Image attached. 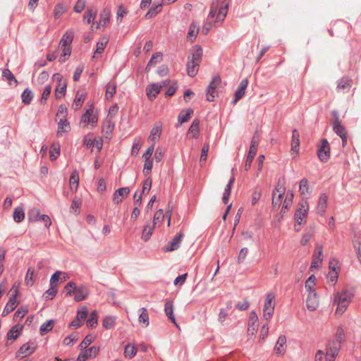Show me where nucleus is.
<instances>
[{
  "mask_svg": "<svg viewBox=\"0 0 361 361\" xmlns=\"http://www.w3.org/2000/svg\"><path fill=\"white\" fill-rule=\"evenodd\" d=\"M155 228V225L153 223H148L143 228L142 233V239L144 241H147L149 240L151 235L153 233L154 229Z\"/></svg>",
  "mask_w": 361,
  "mask_h": 361,
  "instance_id": "30",
  "label": "nucleus"
},
{
  "mask_svg": "<svg viewBox=\"0 0 361 361\" xmlns=\"http://www.w3.org/2000/svg\"><path fill=\"white\" fill-rule=\"evenodd\" d=\"M60 154V146L59 145H52L49 151L50 159L55 160Z\"/></svg>",
  "mask_w": 361,
  "mask_h": 361,
  "instance_id": "55",
  "label": "nucleus"
},
{
  "mask_svg": "<svg viewBox=\"0 0 361 361\" xmlns=\"http://www.w3.org/2000/svg\"><path fill=\"white\" fill-rule=\"evenodd\" d=\"M275 307V295H267L264 304V318L266 320H269L274 314Z\"/></svg>",
  "mask_w": 361,
  "mask_h": 361,
  "instance_id": "8",
  "label": "nucleus"
},
{
  "mask_svg": "<svg viewBox=\"0 0 361 361\" xmlns=\"http://www.w3.org/2000/svg\"><path fill=\"white\" fill-rule=\"evenodd\" d=\"M28 219L30 221H42L44 222L45 226L49 228L51 225V221L49 216L40 214L39 210L33 208L28 213Z\"/></svg>",
  "mask_w": 361,
  "mask_h": 361,
  "instance_id": "9",
  "label": "nucleus"
},
{
  "mask_svg": "<svg viewBox=\"0 0 361 361\" xmlns=\"http://www.w3.org/2000/svg\"><path fill=\"white\" fill-rule=\"evenodd\" d=\"M162 124L159 122L156 123L152 129L151 130L149 140L151 141H155L158 140L161 133Z\"/></svg>",
  "mask_w": 361,
  "mask_h": 361,
  "instance_id": "27",
  "label": "nucleus"
},
{
  "mask_svg": "<svg viewBox=\"0 0 361 361\" xmlns=\"http://www.w3.org/2000/svg\"><path fill=\"white\" fill-rule=\"evenodd\" d=\"M88 313V310L86 307H80L77 313L76 318L80 320L81 322H84Z\"/></svg>",
  "mask_w": 361,
  "mask_h": 361,
  "instance_id": "64",
  "label": "nucleus"
},
{
  "mask_svg": "<svg viewBox=\"0 0 361 361\" xmlns=\"http://www.w3.org/2000/svg\"><path fill=\"white\" fill-rule=\"evenodd\" d=\"M69 182L71 190L76 191L79 183V174L76 170L72 172L70 176Z\"/></svg>",
  "mask_w": 361,
  "mask_h": 361,
  "instance_id": "36",
  "label": "nucleus"
},
{
  "mask_svg": "<svg viewBox=\"0 0 361 361\" xmlns=\"http://www.w3.org/2000/svg\"><path fill=\"white\" fill-rule=\"evenodd\" d=\"M332 116L331 125L333 130L341 138L343 147H345L347 144L348 137L345 128L341 124V121L339 118L338 111L337 110H334L332 111Z\"/></svg>",
  "mask_w": 361,
  "mask_h": 361,
  "instance_id": "4",
  "label": "nucleus"
},
{
  "mask_svg": "<svg viewBox=\"0 0 361 361\" xmlns=\"http://www.w3.org/2000/svg\"><path fill=\"white\" fill-rule=\"evenodd\" d=\"M51 92V87L49 85L45 86L44 91L42 92V95L40 99L41 104H44L46 103L47 99L49 98Z\"/></svg>",
  "mask_w": 361,
  "mask_h": 361,
  "instance_id": "61",
  "label": "nucleus"
},
{
  "mask_svg": "<svg viewBox=\"0 0 361 361\" xmlns=\"http://www.w3.org/2000/svg\"><path fill=\"white\" fill-rule=\"evenodd\" d=\"M199 126H200L199 120L195 119L192 121V123L188 130V133L192 134V136L193 138H197L199 136V133H200Z\"/></svg>",
  "mask_w": 361,
  "mask_h": 361,
  "instance_id": "37",
  "label": "nucleus"
},
{
  "mask_svg": "<svg viewBox=\"0 0 361 361\" xmlns=\"http://www.w3.org/2000/svg\"><path fill=\"white\" fill-rule=\"evenodd\" d=\"M202 56V49L197 46L195 47L191 51V54L188 58L187 71L189 76L194 77L197 73Z\"/></svg>",
  "mask_w": 361,
  "mask_h": 361,
  "instance_id": "1",
  "label": "nucleus"
},
{
  "mask_svg": "<svg viewBox=\"0 0 361 361\" xmlns=\"http://www.w3.org/2000/svg\"><path fill=\"white\" fill-rule=\"evenodd\" d=\"M70 130L69 123L67 121L66 118L63 120H59L58 122V135L61 133H66Z\"/></svg>",
  "mask_w": 361,
  "mask_h": 361,
  "instance_id": "45",
  "label": "nucleus"
},
{
  "mask_svg": "<svg viewBox=\"0 0 361 361\" xmlns=\"http://www.w3.org/2000/svg\"><path fill=\"white\" fill-rule=\"evenodd\" d=\"M68 115V112H67V108L65 105H60L59 109H58V111H57V114H56V117L59 120L61 119V120H63V119H66V116Z\"/></svg>",
  "mask_w": 361,
  "mask_h": 361,
  "instance_id": "57",
  "label": "nucleus"
},
{
  "mask_svg": "<svg viewBox=\"0 0 361 361\" xmlns=\"http://www.w3.org/2000/svg\"><path fill=\"white\" fill-rule=\"evenodd\" d=\"M97 16V11L92 8L88 9L83 16V20L87 24H90L92 20H94Z\"/></svg>",
  "mask_w": 361,
  "mask_h": 361,
  "instance_id": "47",
  "label": "nucleus"
},
{
  "mask_svg": "<svg viewBox=\"0 0 361 361\" xmlns=\"http://www.w3.org/2000/svg\"><path fill=\"white\" fill-rule=\"evenodd\" d=\"M2 75L4 79L8 80L10 85H12V82H13L15 85L18 83L17 80L9 69L4 70Z\"/></svg>",
  "mask_w": 361,
  "mask_h": 361,
  "instance_id": "53",
  "label": "nucleus"
},
{
  "mask_svg": "<svg viewBox=\"0 0 361 361\" xmlns=\"http://www.w3.org/2000/svg\"><path fill=\"white\" fill-rule=\"evenodd\" d=\"M35 350V346L29 343L23 345L17 352L18 357H25L32 354Z\"/></svg>",
  "mask_w": 361,
  "mask_h": 361,
  "instance_id": "21",
  "label": "nucleus"
},
{
  "mask_svg": "<svg viewBox=\"0 0 361 361\" xmlns=\"http://www.w3.org/2000/svg\"><path fill=\"white\" fill-rule=\"evenodd\" d=\"M23 330V325L16 324L13 326L8 332L7 337L8 339H16L20 335V332Z\"/></svg>",
  "mask_w": 361,
  "mask_h": 361,
  "instance_id": "33",
  "label": "nucleus"
},
{
  "mask_svg": "<svg viewBox=\"0 0 361 361\" xmlns=\"http://www.w3.org/2000/svg\"><path fill=\"white\" fill-rule=\"evenodd\" d=\"M116 90V85L114 82H109L106 87V98L111 99L114 97Z\"/></svg>",
  "mask_w": 361,
  "mask_h": 361,
  "instance_id": "43",
  "label": "nucleus"
},
{
  "mask_svg": "<svg viewBox=\"0 0 361 361\" xmlns=\"http://www.w3.org/2000/svg\"><path fill=\"white\" fill-rule=\"evenodd\" d=\"M173 304L171 301H167L165 303V312L169 319L176 324V319L173 314Z\"/></svg>",
  "mask_w": 361,
  "mask_h": 361,
  "instance_id": "48",
  "label": "nucleus"
},
{
  "mask_svg": "<svg viewBox=\"0 0 361 361\" xmlns=\"http://www.w3.org/2000/svg\"><path fill=\"white\" fill-rule=\"evenodd\" d=\"M164 214L163 209H159L154 216L153 224L156 226L159 223H161L164 219Z\"/></svg>",
  "mask_w": 361,
  "mask_h": 361,
  "instance_id": "60",
  "label": "nucleus"
},
{
  "mask_svg": "<svg viewBox=\"0 0 361 361\" xmlns=\"http://www.w3.org/2000/svg\"><path fill=\"white\" fill-rule=\"evenodd\" d=\"M258 323V317L255 311H252L249 317L248 321V328L247 330L249 332H251L252 334L257 330Z\"/></svg>",
  "mask_w": 361,
  "mask_h": 361,
  "instance_id": "26",
  "label": "nucleus"
},
{
  "mask_svg": "<svg viewBox=\"0 0 361 361\" xmlns=\"http://www.w3.org/2000/svg\"><path fill=\"white\" fill-rule=\"evenodd\" d=\"M323 247L320 244H317L315 247V250L312 256V261L311 263L310 269L312 270L313 269H316L320 267L323 258Z\"/></svg>",
  "mask_w": 361,
  "mask_h": 361,
  "instance_id": "13",
  "label": "nucleus"
},
{
  "mask_svg": "<svg viewBox=\"0 0 361 361\" xmlns=\"http://www.w3.org/2000/svg\"><path fill=\"white\" fill-rule=\"evenodd\" d=\"M308 211V203L305 200L300 204V207L295 213V221L298 225L304 224L306 222Z\"/></svg>",
  "mask_w": 361,
  "mask_h": 361,
  "instance_id": "7",
  "label": "nucleus"
},
{
  "mask_svg": "<svg viewBox=\"0 0 361 361\" xmlns=\"http://www.w3.org/2000/svg\"><path fill=\"white\" fill-rule=\"evenodd\" d=\"M130 192V188L123 187L118 188L114 193L113 201L115 204L121 203L123 198L126 197Z\"/></svg>",
  "mask_w": 361,
  "mask_h": 361,
  "instance_id": "19",
  "label": "nucleus"
},
{
  "mask_svg": "<svg viewBox=\"0 0 361 361\" xmlns=\"http://www.w3.org/2000/svg\"><path fill=\"white\" fill-rule=\"evenodd\" d=\"M108 42L109 39L106 37H103L99 39V41L97 44V48L94 53L93 58H97V54H100L104 51V48L106 46Z\"/></svg>",
  "mask_w": 361,
  "mask_h": 361,
  "instance_id": "32",
  "label": "nucleus"
},
{
  "mask_svg": "<svg viewBox=\"0 0 361 361\" xmlns=\"http://www.w3.org/2000/svg\"><path fill=\"white\" fill-rule=\"evenodd\" d=\"M192 114L193 110L192 109L181 111L178 117L179 124L181 125L188 121Z\"/></svg>",
  "mask_w": 361,
  "mask_h": 361,
  "instance_id": "34",
  "label": "nucleus"
},
{
  "mask_svg": "<svg viewBox=\"0 0 361 361\" xmlns=\"http://www.w3.org/2000/svg\"><path fill=\"white\" fill-rule=\"evenodd\" d=\"M139 322L142 324L145 327H147L149 324V319L147 310L142 307L141 309V313L139 317Z\"/></svg>",
  "mask_w": 361,
  "mask_h": 361,
  "instance_id": "41",
  "label": "nucleus"
},
{
  "mask_svg": "<svg viewBox=\"0 0 361 361\" xmlns=\"http://www.w3.org/2000/svg\"><path fill=\"white\" fill-rule=\"evenodd\" d=\"M35 280V270L32 268H29L27 271L25 283L27 286H32Z\"/></svg>",
  "mask_w": 361,
  "mask_h": 361,
  "instance_id": "39",
  "label": "nucleus"
},
{
  "mask_svg": "<svg viewBox=\"0 0 361 361\" xmlns=\"http://www.w3.org/2000/svg\"><path fill=\"white\" fill-rule=\"evenodd\" d=\"M74 37V32L72 30H68L63 35L61 41V47H70Z\"/></svg>",
  "mask_w": 361,
  "mask_h": 361,
  "instance_id": "31",
  "label": "nucleus"
},
{
  "mask_svg": "<svg viewBox=\"0 0 361 361\" xmlns=\"http://www.w3.org/2000/svg\"><path fill=\"white\" fill-rule=\"evenodd\" d=\"M93 107L90 106L89 109H87L85 114H82L80 120L81 123L84 124H94L97 121V117L95 115H93Z\"/></svg>",
  "mask_w": 361,
  "mask_h": 361,
  "instance_id": "18",
  "label": "nucleus"
},
{
  "mask_svg": "<svg viewBox=\"0 0 361 361\" xmlns=\"http://www.w3.org/2000/svg\"><path fill=\"white\" fill-rule=\"evenodd\" d=\"M162 59V54L160 52H157L152 55L149 61L148 62L147 67L145 68L146 71H149V67L157 62L160 61Z\"/></svg>",
  "mask_w": 361,
  "mask_h": 361,
  "instance_id": "51",
  "label": "nucleus"
},
{
  "mask_svg": "<svg viewBox=\"0 0 361 361\" xmlns=\"http://www.w3.org/2000/svg\"><path fill=\"white\" fill-rule=\"evenodd\" d=\"M351 80L348 78H343L338 82L337 85L338 92H345L348 91L351 87Z\"/></svg>",
  "mask_w": 361,
  "mask_h": 361,
  "instance_id": "28",
  "label": "nucleus"
},
{
  "mask_svg": "<svg viewBox=\"0 0 361 361\" xmlns=\"http://www.w3.org/2000/svg\"><path fill=\"white\" fill-rule=\"evenodd\" d=\"M33 97H34V94H33L32 92L30 89L26 88L23 91V94L21 95L22 102L25 104H30L31 101L33 99Z\"/></svg>",
  "mask_w": 361,
  "mask_h": 361,
  "instance_id": "44",
  "label": "nucleus"
},
{
  "mask_svg": "<svg viewBox=\"0 0 361 361\" xmlns=\"http://www.w3.org/2000/svg\"><path fill=\"white\" fill-rule=\"evenodd\" d=\"M183 233L179 232L176 234L173 239L169 243L168 245L166 246L164 250L165 252H172L179 248L183 238Z\"/></svg>",
  "mask_w": 361,
  "mask_h": 361,
  "instance_id": "14",
  "label": "nucleus"
},
{
  "mask_svg": "<svg viewBox=\"0 0 361 361\" xmlns=\"http://www.w3.org/2000/svg\"><path fill=\"white\" fill-rule=\"evenodd\" d=\"M137 351V349L135 345L128 343L125 347L124 355L126 357L131 359L136 355Z\"/></svg>",
  "mask_w": 361,
  "mask_h": 361,
  "instance_id": "38",
  "label": "nucleus"
},
{
  "mask_svg": "<svg viewBox=\"0 0 361 361\" xmlns=\"http://www.w3.org/2000/svg\"><path fill=\"white\" fill-rule=\"evenodd\" d=\"M16 296L17 295H13V296L9 298L8 302L6 305V307L3 310V316H6L10 312L13 311L18 306V305L19 304V301H18Z\"/></svg>",
  "mask_w": 361,
  "mask_h": 361,
  "instance_id": "20",
  "label": "nucleus"
},
{
  "mask_svg": "<svg viewBox=\"0 0 361 361\" xmlns=\"http://www.w3.org/2000/svg\"><path fill=\"white\" fill-rule=\"evenodd\" d=\"M99 353V348L92 346L85 351L80 353L77 358V361H86L87 359L94 358Z\"/></svg>",
  "mask_w": 361,
  "mask_h": 361,
  "instance_id": "16",
  "label": "nucleus"
},
{
  "mask_svg": "<svg viewBox=\"0 0 361 361\" xmlns=\"http://www.w3.org/2000/svg\"><path fill=\"white\" fill-rule=\"evenodd\" d=\"M216 16L215 23L222 22L226 18V0H217L212 4L207 21Z\"/></svg>",
  "mask_w": 361,
  "mask_h": 361,
  "instance_id": "2",
  "label": "nucleus"
},
{
  "mask_svg": "<svg viewBox=\"0 0 361 361\" xmlns=\"http://www.w3.org/2000/svg\"><path fill=\"white\" fill-rule=\"evenodd\" d=\"M162 5L161 4H157L152 7L145 15V18L149 19L154 17L157 13L161 11Z\"/></svg>",
  "mask_w": 361,
  "mask_h": 361,
  "instance_id": "52",
  "label": "nucleus"
},
{
  "mask_svg": "<svg viewBox=\"0 0 361 361\" xmlns=\"http://www.w3.org/2000/svg\"><path fill=\"white\" fill-rule=\"evenodd\" d=\"M68 279L67 273L56 271L50 279V288L44 293H57V286L59 283H63Z\"/></svg>",
  "mask_w": 361,
  "mask_h": 361,
  "instance_id": "6",
  "label": "nucleus"
},
{
  "mask_svg": "<svg viewBox=\"0 0 361 361\" xmlns=\"http://www.w3.org/2000/svg\"><path fill=\"white\" fill-rule=\"evenodd\" d=\"M299 191L302 195L309 194V182L307 178H304L300 181Z\"/></svg>",
  "mask_w": 361,
  "mask_h": 361,
  "instance_id": "49",
  "label": "nucleus"
},
{
  "mask_svg": "<svg viewBox=\"0 0 361 361\" xmlns=\"http://www.w3.org/2000/svg\"><path fill=\"white\" fill-rule=\"evenodd\" d=\"M53 79L59 82L55 89V97L57 99L61 98L66 94L67 82L59 73H55L53 75Z\"/></svg>",
  "mask_w": 361,
  "mask_h": 361,
  "instance_id": "10",
  "label": "nucleus"
},
{
  "mask_svg": "<svg viewBox=\"0 0 361 361\" xmlns=\"http://www.w3.org/2000/svg\"><path fill=\"white\" fill-rule=\"evenodd\" d=\"M85 99V95L84 94L77 93L76 97L73 102V106L75 107L76 109H79L82 104L84 102Z\"/></svg>",
  "mask_w": 361,
  "mask_h": 361,
  "instance_id": "63",
  "label": "nucleus"
},
{
  "mask_svg": "<svg viewBox=\"0 0 361 361\" xmlns=\"http://www.w3.org/2000/svg\"><path fill=\"white\" fill-rule=\"evenodd\" d=\"M128 13V10L124 7L123 4H120L117 11L116 19L118 23L122 21L123 18Z\"/></svg>",
  "mask_w": 361,
  "mask_h": 361,
  "instance_id": "58",
  "label": "nucleus"
},
{
  "mask_svg": "<svg viewBox=\"0 0 361 361\" xmlns=\"http://www.w3.org/2000/svg\"><path fill=\"white\" fill-rule=\"evenodd\" d=\"M300 147V134L297 129L292 131L291 150L298 152Z\"/></svg>",
  "mask_w": 361,
  "mask_h": 361,
  "instance_id": "29",
  "label": "nucleus"
},
{
  "mask_svg": "<svg viewBox=\"0 0 361 361\" xmlns=\"http://www.w3.org/2000/svg\"><path fill=\"white\" fill-rule=\"evenodd\" d=\"M221 78L219 75H216L213 78L212 81L209 85L207 90V99L209 102H212L216 94V89L221 84Z\"/></svg>",
  "mask_w": 361,
  "mask_h": 361,
  "instance_id": "12",
  "label": "nucleus"
},
{
  "mask_svg": "<svg viewBox=\"0 0 361 361\" xmlns=\"http://www.w3.org/2000/svg\"><path fill=\"white\" fill-rule=\"evenodd\" d=\"M319 159L322 162H326L330 158V147L326 139L321 140V145L317 150Z\"/></svg>",
  "mask_w": 361,
  "mask_h": 361,
  "instance_id": "11",
  "label": "nucleus"
},
{
  "mask_svg": "<svg viewBox=\"0 0 361 361\" xmlns=\"http://www.w3.org/2000/svg\"><path fill=\"white\" fill-rule=\"evenodd\" d=\"M114 129V122L112 121L111 118L109 116H107L106 120L104 121L102 125V132L105 133L106 137H108L109 135L111 134Z\"/></svg>",
  "mask_w": 361,
  "mask_h": 361,
  "instance_id": "25",
  "label": "nucleus"
},
{
  "mask_svg": "<svg viewBox=\"0 0 361 361\" xmlns=\"http://www.w3.org/2000/svg\"><path fill=\"white\" fill-rule=\"evenodd\" d=\"M316 277L314 275L310 276L305 282V288L307 291L312 292L315 285Z\"/></svg>",
  "mask_w": 361,
  "mask_h": 361,
  "instance_id": "59",
  "label": "nucleus"
},
{
  "mask_svg": "<svg viewBox=\"0 0 361 361\" xmlns=\"http://www.w3.org/2000/svg\"><path fill=\"white\" fill-rule=\"evenodd\" d=\"M66 11L63 4H57L54 10V16L55 18H60Z\"/></svg>",
  "mask_w": 361,
  "mask_h": 361,
  "instance_id": "62",
  "label": "nucleus"
},
{
  "mask_svg": "<svg viewBox=\"0 0 361 361\" xmlns=\"http://www.w3.org/2000/svg\"><path fill=\"white\" fill-rule=\"evenodd\" d=\"M199 32V27L195 24L194 23L191 24L190 26L188 32V39L192 42L194 39L196 38V36Z\"/></svg>",
  "mask_w": 361,
  "mask_h": 361,
  "instance_id": "40",
  "label": "nucleus"
},
{
  "mask_svg": "<svg viewBox=\"0 0 361 361\" xmlns=\"http://www.w3.org/2000/svg\"><path fill=\"white\" fill-rule=\"evenodd\" d=\"M25 218V213L23 207H18L13 211V219L16 223L21 222Z\"/></svg>",
  "mask_w": 361,
  "mask_h": 361,
  "instance_id": "42",
  "label": "nucleus"
},
{
  "mask_svg": "<svg viewBox=\"0 0 361 361\" xmlns=\"http://www.w3.org/2000/svg\"><path fill=\"white\" fill-rule=\"evenodd\" d=\"M167 85L166 81L162 82L161 85L154 83L146 88L147 95L150 100L154 99L160 92L162 87Z\"/></svg>",
  "mask_w": 361,
  "mask_h": 361,
  "instance_id": "15",
  "label": "nucleus"
},
{
  "mask_svg": "<svg viewBox=\"0 0 361 361\" xmlns=\"http://www.w3.org/2000/svg\"><path fill=\"white\" fill-rule=\"evenodd\" d=\"M28 312V308L26 306L20 307L14 314V320L18 321L21 319Z\"/></svg>",
  "mask_w": 361,
  "mask_h": 361,
  "instance_id": "54",
  "label": "nucleus"
},
{
  "mask_svg": "<svg viewBox=\"0 0 361 361\" xmlns=\"http://www.w3.org/2000/svg\"><path fill=\"white\" fill-rule=\"evenodd\" d=\"M307 307L310 311L315 310L319 306L317 295H307L306 299Z\"/></svg>",
  "mask_w": 361,
  "mask_h": 361,
  "instance_id": "24",
  "label": "nucleus"
},
{
  "mask_svg": "<svg viewBox=\"0 0 361 361\" xmlns=\"http://www.w3.org/2000/svg\"><path fill=\"white\" fill-rule=\"evenodd\" d=\"M286 338L284 335H281L279 337L276 343L274 351L277 355H283L286 351Z\"/></svg>",
  "mask_w": 361,
  "mask_h": 361,
  "instance_id": "23",
  "label": "nucleus"
},
{
  "mask_svg": "<svg viewBox=\"0 0 361 361\" xmlns=\"http://www.w3.org/2000/svg\"><path fill=\"white\" fill-rule=\"evenodd\" d=\"M54 324V320H51V319L48 320L46 322L43 323L41 325L40 329H39L41 335L43 336L45 334H47V332L50 331L53 329Z\"/></svg>",
  "mask_w": 361,
  "mask_h": 361,
  "instance_id": "46",
  "label": "nucleus"
},
{
  "mask_svg": "<svg viewBox=\"0 0 361 361\" xmlns=\"http://www.w3.org/2000/svg\"><path fill=\"white\" fill-rule=\"evenodd\" d=\"M247 85H248V81L247 79H243L240 81L237 90L235 92L234 99L232 102L233 104H235L238 101H239L245 95Z\"/></svg>",
  "mask_w": 361,
  "mask_h": 361,
  "instance_id": "17",
  "label": "nucleus"
},
{
  "mask_svg": "<svg viewBox=\"0 0 361 361\" xmlns=\"http://www.w3.org/2000/svg\"><path fill=\"white\" fill-rule=\"evenodd\" d=\"M327 200H328V197L326 194L323 193L320 195L319 202H318L317 209H318V212L321 215H322L326 211V208L327 206Z\"/></svg>",
  "mask_w": 361,
  "mask_h": 361,
  "instance_id": "35",
  "label": "nucleus"
},
{
  "mask_svg": "<svg viewBox=\"0 0 361 361\" xmlns=\"http://www.w3.org/2000/svg\"><path fill=\"white\" fill-rule=\"evenodd\" d=\"M353 295H334L333 306H336V314L341 315L348 306Z\"/></svg>",
  "mask_w": 361,
  "mask_h": 361,
  "instance_id": "5",
  "label": "nucleus"
},
{
  "mask_svg": "<svg viewBox=\"0 0 361 361\" xmlns=\"http://www.w3.org/2000/svg\"><path fill=\"white\" fill-rule=\"evenodd\" d=\"M153 166V161L151 159H145V165L143 168V174L145 176H147L152 171Z\"/></svg>",
  "mask_w": 361,
  "mask_h": 361,
  "instance_id": "56",
  "label": "nucleus"
},
{
  "mask_svg": "<svg viewBox=\"0 0 361 361\" xmlns=\"http://www.w3.org/2000/svg\"><path fill=\"white\" fill-rule=\"evenodd\" d=\"M345 333L342 327L339 326L336 329L334 336L326 344V350L334 353H338L341 348V344L345 340Z\"/></svg>",
  "mask_w": 361,
  "mask_h": 361,
  "instance_id": "3",
  "label": "nucleus"
},
{
  "mask_svg": "<svg viewBox=\"0 0 361 361\" xmlns=\"http://www.w3.org/2000/svg\"><path fill=\"white\" fill-rule=\"evenodd\" d=\"M116 318L112 316H106L103 320V326L106 329H112L116 322Z\"/></svg>",
  "mask_w": 361,
  "mask_h": 361,
  "instance_id": "50",
  "label": "nucleus"
},
{
  "mask_svg": "<svg viewBox=\"0 0 361 361\" xmlns=\"http://www.w3.org/2000/svg\"><path fill=\"white\" fill-rule=\"evenodd\" d=\"M111 16V11L108 8H104L100 13V20L99 23H97V28H99L100 26L105 27L107 23L109 22V18Z\"/></svg>",
  "mask_w": 361,
  "mask_h": 361,
  "instance_id": "22",
  "label": "nucleus"
}]
</instances>
